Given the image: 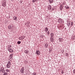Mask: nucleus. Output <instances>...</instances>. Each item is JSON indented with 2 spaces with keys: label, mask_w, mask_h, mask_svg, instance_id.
I'll return each mask as SVG.
<instances>
[{
  "label": "nucleus",
  "mask_w": 75,
  "mask_h": 75,
  "mask_svg": "<svg viewBox=\"0 0 75 75\" xmlns=\"http://www.w3.org/2000/svg\"><path fill=\"white\" fill-rule=\"evenodd\" d=\"M8 50L9 52H13V49H12L11 47V45H8Z\"/></svg>",
  "instance_id": "f257e3e1"
},
{
  "label": "nucleus",
  "mask_w": 75,
  "mask_h": 75,
  "mask_svg": "<svg viewBox=\"0 0 75 75\" xmlns=\"http://www.w3.org/2000/svg\"><path fill=\"white\" fill-rule=\"evenodd\" d=\"M11 66V62H9L7 64V65L6 66V68H9Z\"/></svg>",
  "instance_id": "f03ea898"
},
{
  "label": "nucleus",
  "mask_w": 75,
  "mask_h": 75,
  "mask_svg": "<svg viewBox=\"0 0 75 75\" xmlns=\"http://www.w3.org/2000/svg\"><path fill=\"white\" fill-rule=\"evenodd\" d=\"M24 67H23L21 71H20V72H21V73H22V74H23V73H24Z\"/></svg>",
  "instance_id": "7ed1b4c3"
},
{
  "label": "nucleus",
  "mask_w": 75,
  "mask_h": 75,
  "mask_svg": "<svg viewBox=\"0 0 75 75\" xmlns=\"http://www.w3.org/2000/svg\"><path fill=\"white\" fill-rule=\"evenodd\" d=\"M0 72H2L3 73H4L5 72V71L4 70V68H1L0 69Z\"/></svg>",
  "instance_id": "20e7f679"
},
{
  "label": "nucleus",
  "mask_w": 75,
  "mask_h": 75,
  "mask_svg": "<svg viewBox=\"0 0 75 75\" xmlns=\"http://www.w3.org/2000/svg\"><path fill=\"white\" fill-rule=\"evenodd\" d=\"M59 40L60 42H63L64 41V39L62 38H60L59 39Z\"/></svg>",
  "instance_id": "39448f33"
},
{
  "label": "nucleus",
  "mask_w": 75,
  "mask_h": 75,
  "mask_svg": "<svg viewBox=\"0 0 75 75\" xmlns=\"http://www.w3.org/2000/svg\"><path fill=\"white\" fill-rule=\"evenodd\" d=\"M36 54L38 55H40V52L39 50H36Z\"/></svg>",
  "instance_id": "423d86ee"
},
{
  "label": "nucleus",
  "mask_w": 75,
  "mask_h": 75,
  "mask_svg": "<svg viewBox=\"0 0 75 75\" xmlns=\"http://www.w3.org/2000/svg\"><path fill=\"white\" fill-rule=\"evenodd\" d=\"M2 6L3 7H6V4L5 2H4L2 4Z\"/></svg>",
  "instance_id": "0eeeda50"
},
{
  "label": "nucleus",
  "mask_w": 75,
  "mask_h": 75,
  "mask_svg": "<svg viewBox=\"0 0 75 75\" xmlns=\"http://www.w3.org/2000/svg\"><path fill=\"white\" fill-rule=\"evenodd\" d=\"M50 41L52 42H54V38H50Z\"/></svg>",
  "instance_id": "6e6552de"
},
{
  "label": "nucleus",
  "mask_w": 75,
  "mask_h": 75,
  "mask_svg": "<svg viewBox=\"0 0 75 75\" xmlns=\"http://www.w3.org/2000/svg\"><path fill=\"white\" fill-rule=\"evenodd\" d=\"M69 25H70L71 26V27H72V26L73 25V23L72 22H70L69 23V25H68V26H69Z\"/></svg>",
  "instance_id": "1a4fd4ad"
},
{
  "label": "nucleus",
  "mask_w": 75,
  "mask_h": 75,
  "mask_svg": "<svg viewBox=\"0 0 75 75\" xmlns=\"http://www.w3.org/2000/svg\"><path fill=\"white\" fill-rule=\"evenodd\" d=\"M58 22L60 23L62 22V19H59L58 20Z\"/></svg>",
  "instance_id": "9d476101"
},
{
  "label": "nucleus",
  "mask_w": 75,
  "mask_h": 75,
  "mask_svg": "<svg viewBox=\"0 0 75 75\" xmlns=\"http://www.w3.org/2000/svg\"><path fill=\"white\" fill-rule=\"evenodd\" d=\"M48 9L49 10H51V6L50 5L48 7Z\"/></svg>",
  "instance_id": "9b49d317"
},
{
  "label": "nucleus",
  "mask_w": 75,
  "mask_h": 75,
  "mask_svg": "<svg viewBox=\"0 0 75 75\" xmlns=\"http://www.w3.org/2000/svg\"><path fill=\"white\" fill-rule=\"evenodd\" d=\"M54 33H52L50 34V35L51 36L50 38H53V37H54Z\"/></svg>",
  "instance_id": "f8f14e48"
},
{
  "label": "nucleus",
  "mask_w": 75,
  "mask_h": 75,
  "mask_svg": "<svg viewBox=\"0 0 75 75\" xmlns=\"http://www.w3.org/2000/svg\"><path fill=\"white\" fill-rule=\"evenodd\" d=\"M24 38V37H21L19 38V40H23Z\"/></svg>",
  "instance_id": "ddd939ff"
},
{
  "label": "nucleus",
  "mask_w": 75,
  "mask_h": 75,
  "mask_svg": "<svg viewBox=\"0 0 75 75\" xmlns=\"http://www.w3.org/2000/svg\"><path fill=\"white\" fill-rule=\"evenodd\" d=\"M13 18L15 20H16V21H17V17L16 16H14L13 17Z\"/></svg>",
  "instance_id": "4468645a"
},
{
  "label": "nucleus",
  "mask_w": 75,
  "mask_h": 75,
  "mask_svg": "<svg viewBox=\"0 0 75 75\" xmlns=\"http://www.w3.org/2000/svg\"><path fill=\"white\" fill-rule=\"evenodd\" d=\"M50 3H52L54 2V0H49Z\"/></svg>",
  "instance_id": "2eb2a0df"
},
{
  "label": "nucleus",
  "mask_w": 75,
  "mask_h": 75,
  "mask_svg": "<svg viewBox=\"0 0 75 75\" xmlns=\"http://www.w3.org/2000/svg\"><path fill=\"white\" fill-rule=\"evenodd\" d=\"M48 30V28H46L45 29V32H47V31Z\"/></svg>",
  "instance_id": "dca6fc26"
},
{
  "label": "nucleus",
  "mask_w": 75,
  "mask_h": 75,
  "mask_svg": "<svg viewBox=\"0 0 75 75\" xmlns=\"http://www.w3.org/2000/svg\"><path fill=\"white\" fill-rule=\"evenodd\" d=\"M10 59H11V58H13V55H12V54H10Z\"/></svg>",
  "instance_id": "f3484780"
},
{
  "label": "nucleus",
  "mask_w": 75,
  "mask_h": 75,
  "mask_svg": "<svg viewBox=\"0 0 75 75\" xmlns=\"http://www.w3.org/2000/svg\"><path fill=\"white\" fill-rule=\"evenodd\" d=\"M6 71L7 72H10V70L8 69H6Z\"/></svg>",
  "instance_id": "a211bd4d"
},
{
  "label": "nucleus",
  "mask_w": 75,
  "mask_h": 75,
  "mask_svg": "<svg viewBox=\"0 0 75 75\" xmlns=\"http://www.w3.org/2000/svg\"><path fill=\"white\" fill-rule=\"evenodd\" d=\"M65 7L66 8H67V9H69V7H68V6H65Z\"/></svg>",
  "instance_id": "6ab92c4d"
},
{
  "label": "nucleus",
  "mask_w": 75,
  "mask_h": 75,
  "mask_svg": "<svg viewBox=\"0 0 75 75\" xmlns=\"http://www.w3.org/2000/svg\"><path fill=\"white\" fill-rule=\"evenodd\" d=\"M17 44L19 45L20 44H21V41H18L17 42Z\"/></svg>",
  "instance_id": "aec40b11"
},
{
  "label": "nucleus",
  "mask_w": 75,
  "mask_h": 75,
  "mask_svg": "<svg viewBox=\"0 0 75 75\" xmlns=\"http://www.w3.org/2000/svg\"><path fill=\"white\" fill-rule=\"evenodd\" d=\"M25 52L26 54H28V52L27 50H25Z\"/></svg>",
  "instance_id": "412c9836"
},
{
  "label": "nucleus",
  "mask_w": 75,
  "mask_h": 75,
  "mask_svg": "<svg viewBox=\"0 0 75 75\" xmlns=\"http://www.w3.org/2000/svg\"><path fill=\"white\" fill-rule=\"evenodd\" d=\"M48 45L47 44H46L45 45V48H47L48 47Z\"/></svg>",
  "instance_id": "4be33fe9"
},
{
  "label": "nucleus",
  "mask_w": 75,
  "mask_h": 75,
  "mask_svg": "<svg viewBox=\"0 0 75 75\" xmlns=\"http://www.w3.org/2000/svg\"><path fill=\"white\" fill-rule=\"evenodd\" d=\"M33 75H37V73H35V72H34L33 74Z\"/></svg>",
  "instance_id": "5701e85b"
},
{
  "label": "nucleus",
  "mask_w": 75,
  "mask_h": 75,
  "mask_svg": "<svg viewBox=\"0 0 75 75\" xmlns=\"http://www.w3.org/2000/svg\"><path fill=\"white\" fill-rule=\"evenodd\" d=\"M60 10H62V5H61V6H60Z\"/></svg>",
  "instance_id": "b1692460"
},
{
  "label": "nucleus",
  "mask_w": 75,
  "mask_h": 75,
  "mask_svg": "<svg viewBox=\"0 0 75 75\" xmlns=\"http://www.w3.org/2000/svg\"><path fill=\"white\" fill-rule=\"evenodd\" d=\"M66 57H68V56L69 55V54H68V53H66Z\"/></svg>",
  "instance_id": "393cba45"
},
{
  "label": "nucleus",
  "mask_w": 75,
  "mask_h": 75,
  "mask_svg": "<svg viewBox=\"0 0 75 75\" xmlns=\"http://www.w3.org/2000/svg\"><path fill=\"white\" fill-rule=\"evenodd\" d=\"M33 0V3H34V2H35L37 1V0Z\"/></svg>",
  "instance_id": "a878e982"
},
{
  "label": "nucleus",
  "mask_w": 75,
  "mask_h": 75,
  "mask_svg": "<svg viewBox=\"0 0 75 75\" xmlns=\"http://www.w3.org/2000/svg\"><path fill=\"white\" fill-rule=\"evenodd\" d=\"M11 25H9L8 27V28H11Z\"/></svg>",
  "instance_id": "bb28decb"
},
{
  "label": "nucleus",
  "mask_w": 75,
  "mask_h": 75,
  "mask_svg": "<svg viewBox=\"0 0 75 75\" xmlns=\"http://www.w3.org/2000/svg\"><path fill=\"white\" fill-rule=\"evenodd\" d=\"M64 73V71L63 70L62 71V74H63Z\"/></svg>",
  "instance_id": "cd10ccee"
},
{
  "label": "nucleus",
  "mask_w": 75,
  "mask_h": 75,
  "mask_svg": "<svg viewBox=\"0 0 75 75\" xmlns=\"http://www.w3.org/2000/svg\"><path fill=\"white\" fill-rule=\"evenodd\" d=\"M47 33H47L48 34V35H49V34H50V31H48V32H47Z\"/></svg>",
  "instance_id": "c85d7f7f"
},
{
  "label": "nucleus",
  "mask_w": 75,
  "mask_h": 75,
  "mask_svg": "<svg viewBox=\"0 0 75 75\" xmlns=\"http://www.w3.org/2000/svg\"><path fill=\"white\" fill-rule=\"evenodd\" d=\"M4 75H7V73H5L4 74Z\"/></svg>",
  "instance_id": "c756f323"
},
{
  "label": "nucleus",
  "mask_w": 75,
  "mask_h": 75,
  "mask_svg": "<svg viewBox=\"0 0 75 75\" xmlns=\"http://www.w3.org/2000/svg\"><path fill=\"white\" fill-rule=\"evenodd\" d=\"M20 3L21 4L22 3H23V1H21L20 2Z\"/></svg>",
  "instance_id": "7c9ffc66"
},
{
  "label": "nucleus",
  "mask_w": 75,
  "mask_h": 75,
  "mask_svg": "<svg viewBox=\"0 0 75 75\" xmlns=\"http://www.w3.org/2000/svg\"><path fill=\"white\" fill-rule=\"evenodd\" d=\"M74 74H75V70L74 71Z\"/></svg>",
  "instance_id": "2f4dec72"
}]
</instances>
